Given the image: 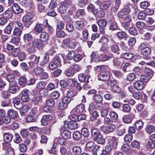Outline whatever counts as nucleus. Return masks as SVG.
Masks as SVG:
<instances>
[{"label": "nucleus", "instance_id": "1", "mask_svg": "<svg viewBox=\"0 0 155 155\" xmlns=\"http://www.w3.org/2000/svg\"><path fill=\"white\" fill-rule=\"evenodd\" d=\"M117 17L120 19H123L120 22L121 25L126 31L130 27V24L132 21L130 15H126L121 9L117 13Z\"/></svg>", "mask_w": 155, "mask_h": 155}, {"label": "nucleus", "instance_id": "2", "mask_svg": "<svg viewBox=\"0 0 155 155\" xmlns=\"http://www.w3.org/2000/svg\"><path fill=\"white\" fill-rule=\"evenodd\" d=\"M91 135L93 140L98 144L104 145L105 139L103 137L100 130L98 129L94 128L91 130Z\"/></svg>", "mask_w": 155, "mask_h": 155}, {"label": "nucleus", "instance_id": "3", "mask_svg": "<svg viewBox=\"0 0 155 155\" xmlns=\"http://www.w3.org/2000/svg\"><path fill=\"white\" fill-rule=\"evenodd\" d=\"M138 49L140 51L141 54L145 57H147L151 54L152 52L151 47L148 46L147 43L143 42L139 44Z\"/></svg>", "mask_w": 155, "mask_h": 155}, {"label": "nucleus", "instance_id": "4", "mask_svg": "<svg viewBox=\"0 0 155 155\" xmlns=\"http://www.w3.org/2000/svg\"><path fill=\"white\" fill-rule=\"evenodd\" d=\"M108 144L105 147L111 151L115 150L117 148L118 140L114 136H108Z\"/></svg>", "mask_w": 155, "mask_h": 155}, {"label": "nucleus", "instance_id": "5", "mask_svg": "<svg viewBox=\"0 0 155 155\" xmlns=\"http://www.w3.org/2000/svg\"><path fill=\"white\" fill-rule=\"evenodd\" d=\"M71 3V1L69 0H65L61 2L57 8L58 12L61 15L65 14L68 11V6Z\"/></svg>", "mask_w": 155, "mask_h": 155}, {"label": "nucleus", "instance_id": "6", "mask_svg": "<svg viewBox=\"0 0 155 155\" xmlns=\"http://www.w3.org/2000/svg\"><path fill=\"white\" fill-rule=\"evenodd\" d=\"M67 127L66 126L65 122H64L63 127H61L60 130V134L62 137L66 139H68L71 137V132L70 131L66 129Z\"/></svg>", "mask_w": 155, "mask_h": 155}, {"label": "nucleus", "instance_id": "7", "mask_svg": "<svg viewBox=\"0 0 155 155\" xmlns=\"http://www.w3.org/2000/svg\"><path fill=\"white\" fill-rule=\"evenodd\" d=\"M97 23L99 27L100 33L102 34H104V30L106 29L107 24V21L104 19H100L97 21Z\"/></svg>", "mask_w": 155, "mask_h": 155}, {"label": "nucleus", "instance_id": "8", "mask_svg": "<svg viewBox=\"0 0 155 155\" xmlns=\"http://www.w3.org/2000/svg\"><path fill=\"white\" fill-rule=\"evenodd\" d=\"M105 90H100L97 91V94L93 96L94 101L95 102H103V98L102 95H103L105 92Z\"/></svg>", "mask_w": 155, "mask_h": 155}, {"label": "nucleus", "instance_id": "9", "mask_svg": "<svg viewBox=\"0 0 155 155\" xmlns=\"http://www.w3.org/2000/svg\"><path fill=\"white\" fill-rule=\"evenodd\" d=\"M109 29L111 31L117 30L119 28L118 24L114 17H112L109 20Z\"/></svg>", "mask_w": 155, "mask_h": 155}, {"label": "nucleus", "instance_id": "10", "mask_svg": "<svg viewBox=\"0 0 155 155\" xmlns=\"http://www.w3.org/2000/svg\"><path fill=\"white\" fill-rule=\"evenodd\" d=\"M31 43L37 49L39 50L43 48L45 45L39 38H35L33 39Z\"/></svg>", "mask_w": 155, "mask_h": 155}, {"label": "nucleus", "instance_id": "11", "mask_svg": "<svg viewBox=\"0 0 155 155\" xmlns=\"http://www.w3.org/2000/svg\"><path fill=\"white\" fill-rule=\"evenodd\" d=\"M9 84L8 90L9 92L12 94L18 93L20 89V87L18 85L16 82Z\"/></svg>", "mask_w": 155, "mask_h": 155}, {"label": "nucleus", "instance_id": "12", "mask_svg": "<svg viewBox=\"0 0 155 155\" xmlns=\"http://www.w3.org/2000/svg\"><path fill=\"white\" fill-rule=\"evenodd\" d=\"M98 79L103 81H107L110 78V74L108 71L101 72L97 75Z\"/></svg>", "mask_w": 155, "mask_h": 155}, {"label": "nucleus", "instance_id": "13", "mask_svg": "<svg viewBox=\"0 0 155 155\" xmlns=\"http://www.w3.org/2000/svg\"><path fill=\"white\" fill-rule=\"evenodd\" d=\"M71 118V120L69 121L68 124H67L68 122L65 121H64V123L65 122L66 126L68 128L72 130H75L78 127V124L76 122L77 121L74 120L75 118L73 119L72 117Z\"/></svg>", "mask_w": 155, "mask_h": 155}, {"label": "nucleus", "instance_id": "14", "mask_svg": "<svg viewBox=\"0 0 155 155\" xmlns=\"http://www.w3.org/2000/svg\"><path fill=\"white\" fill-rule=\"evenodd\" d=\"M52 117L51 114L44 115L41 120V125L43 126L47 125L48 123L52 120Z\"/></svg>", "mask_w": 155, "mask_h": 155}, {"label": "nucleus", "instance_id": "15", "mask_svg": "<svg viewBox=\"0 0 155 155\" xmlns=\"http://www.w3.org/2000/svg\"><path fill=\"white\" fill-rule=\"evenodd\" d=\"M21 93V101L24 102L28 101L30 99L29 96L30 91L27 89H24L22 91Z\"/></svg>", "mask_w": 155, "mask_h": 155}, {"label": "nucleus", "instance_id": "16", "mask_svg": "<svg viewBox=\"0 0 155 155\" xmlns=\"http://www.w3.org/2000/svg\"><path fill=\"white\" fill-rule=\"evenodd\" d=\"M12 10L13 12L16 15H19L24 11V10L21 8L20 6L17 3H14L11 6Z\"/></svg>", "mask_w": 155, "mask_h": 155}, {"label": "nucleus", "instance_id": "17", "mask_svg": "<svg viewBox=\"0 0 155 155\" xmlns=\"http://www.w3.org/2000/svg\"><path fill=\"white\" fill-rule=\"evenodd\" d=\"M134 118V115L132 114H126L123 116L122 120L124 123L130 124L132 123Z\"/></svg>", "mask_w": 155, "mask_h": 155}, {"label": "nucleus", "instance_id": "18", "mask_svg": "<svg viewBox=\"0 0 155 155\" xmlns=\"http://www.w3.org/2000/svg\"><path fill=\"white\" fill-rule=\"evenodd\" d=\"M70 82H72L71 84L78 91H80L82 89V87L81 85V83H79L76 78H70L68 79Z\"/></svg>", "mask_w": 155, "mask_h": 155}, {"label": "nucleus", "instance_id": "19", "mask_svg": "<svg viewBox=\"0 0 155 155\" xmlns=\"http://www.w3.org/2000/svg\"><path fill=\"white\" fill-rule=\"evenodd\" d=\"M116 36L118 39L120 40H126L129 38L128 35L125 31H124L121 30L116 33Z\"/></svg>", "mask_w": 155, "mask_h": 155}, {"label": "nucleus", "instance_id": "20", "mask_svg": "<svg viewBox=\"0 0 155 155\" xmlns=\"http://www.w3.org/2000/svg\"><path fill=\"white\" fill-rule=\"evenodd\" d=\"M14 22L12 21L9 23L4 29V33L8 35H10L14 27Z\"/></svg>", "mask_w": 155, "mask_h": 155}, {"label": "nucleus", "instance_id": "21", "mask_svg": "<svg viewBox=\"0 0 155 155\" xmlns=\"http://www.w3.org/2000/svg\"><path fill=\"white\" fill-rule=\"evenodd\" d=\"M13 13L12 10L10 8H8L6 10L3 12L2 16L5 17L8 20L12 18L13 17Z\"/></svg>", "mask_w": 155, "mask_h": 155}, {"label": "nucleus", "instance_id": "22", "mask_svg": "<svg viewBox=\"0 0 155 155\" xmlns=\"http://www.w3.org/2000/svg\"><path fill=\"white\" fill-rule=\"evenodd\" d=\"M110 41L112 43H115V42L114 40L112 38L110 40L106 36H102L99 40V42L102 45H107Z\"/></svg>", "mask_w": 155, "mask_h": 155}, {"label": "nucleus", "instance_id": "23", "mask_svg": "<svg viewBox=\"0 0 155 155\" xmlns=\"http://www.w3.org/2000/svg\"><path fill=\"white\" fill-rule=\"evenodd\" d=\"M144 83L138 80L135 81L134 84V88L138 91L141 90L144 88Z\"/></svg>", "mask_w": 155, "mask_h": 155}, {"label": "nucleus", "instance_id": "24", "mask_svg": "<svg viewBox=\"0 0 155 155\" xmlns=\"http://www.w3.org/2000/svg\"><path fill=\"white\" fill-rule=\"evenodd\" d=\"M44 30V28L41 24L37 22L35 24L33 28L35 33L38 35L42 32Z\"/></svg>", "mask_w": 155, "mask_h": 155}, {"label": "nucleus", "instance_id": "25", "mask_svg": "<svg viewBox=\"0 0 155 155\" xmlns=\"http://www.w3.org/2000/svg\"><path fill=\"white\" fill-rule=\"evenodd\" d=\"M74 109L78 113H81L86 111L85 105L82 103L78 104Z\"/></svg>", "mask_w": 155, "mask_h": 155}, {"label": "nucleus", "instance_id": "26", "mask_svg": "<svg viewBox=\"0 0 155 155\" xmlns=\"http://www.w3.org/2000/svg\"><path fill=\"white\" fill-rule=\"evenodd\" d=\"M96 144L93 141H89L87 142L86 144V149L87 151L91 152L94 149Z\"/></svg>", "mask_w": 155, "mask_h": 155}, {"label": "nucleus", "instance_id": "27", "mask_svg": "<svg viewBox=\"0 0 155 155\" xmlns=\"http://www.w3.org/2000/svg\"><path fill=\"white\" fill-rule=\"evenodd\" d=\"M7 114L8 116L12 119H15L18 117V111L12 109L8 110Z\"/></svg>", "mask_w": 155, "mask_h": 155}, {"label": "nucleus", "instance_id": "28", "mask_svg": "<svg viewBox=\"0 0 155 155\" xmlns=\"http://www.w3.org/2000/svg\"><path fill=\"white\" fill-rule=\"evenodd\" d=\"M121 150L124 154L127 155H130L131 153L130 146L128 144H123L121 147Z\"/></svg>", "mask_w": 155, "mask_h": 155}, {"label": "nucleus", "instance_id": "29", "mask_svg": "<svg viewBox=\"0 0 155 155\" xmlns=\"http://www.w3.org/2000/svg\"><path fill=\"white\" fill-rule=\"evenodd\" d=\"M36 48L31 42H29L27 45L26 50L29 54H33L36 51Z\"/></svg>", "mask_w": 155, "mask_h": 155}, {"label": "nucleus", "instance_id": "30", "mask_svg": "<svg viewBox=\"0 0 155 155\" xmlns=\"http://www.w3.org/2000/svg\"><path fill=\"white\" fill-rule=\"evenodd\" d=\"M143 125L144 122L141 120H137L135 121L133 124V126L137 131L141 130L143 128Z\"/></svg>", "mask_w": 155, "mask_h": 155}, {"label": "nucleus", "instance_id": "31", "mask_svg": "<svg viewBox=\"0 0 155 155\" xmlns=\"http://www.w3.org/2000/svg\"><path fill=\"white\" fill-rule=\"evenodd\" d=\"M59 82L58 81H54L52 83L48 84L47 86V89L48 91H51L58 87Z\"/></svg>", "mask_w": 155, "mask_h": 155}, {"label": "nucleus", "instance_id": "32", "mask_svg": "<svg viewBox=\"0 0 155 155\" xmlns=\"http://www.w3.org/2000/svg\"><path fill=\"white\" fill-rule=\"evenodd\" d=\"M74 25L76 29L79 31H81L83 29L85 25L83 21L78 20L75 22Z\"/></svg>", "mask_w": 155, "mask_h": 155}, {"label": "nucleus", "instance_id": "33", "mask_svg": "<svg viewBox=\"0 0 155 155\" xmlns=\"http://www.w3.org/2000/svg\"><path fill=\"white\" fill-rule=\"evenodd\" d=\"M23 40L25 43L30 42L33 39V36L31 32L25 34L23 36Z\"/></svg>", "mask_w": 155, "mask_h": 155}, {"label": "nucleus", "instance_id": "34", "mask_svg": "<svg viewBox=\"0 0 155 155\" xmlns=\"http://www.w3.org/2000/svg\"><path fill=\"white\" fill-rule=\"evenodd\" d=\"M39 39L43 42L48 41L49 39V36L48 34L45 31H42L40 33Z\"/></svg>", "mask_w": 155, "mask_h": 155}, {"label": "nucleus", "instance_id": "35", "mask_svg": "<svg viewBox=\"0 0 155 155\" xmlns=\"http://www.w3.org/2000/svg\"><path fill=\"white\" fill-rule=\"evenodd\" d=\"M126 132V127L122 125V124H120L117 127V134L119 136H120L123 135Z\"/></svg>", "mask_w": 155, "mask_h": 155}, {"label": "nucleus", "instance_id": "36", "mask_svg": "<svg viewBox=\"0 0 155 155\" xmlns=\"http://www.w3.org/2000/svg\"><path fill=\"white\" fill-rule=\"evenodd\" d=\"M96 71L98 72L107 71L109 70V66L105 65H101L97 66L95 67Z\"/></svg>", "mask_w": 155, "mask_h": 155}, {"label": "nucleus", "instance_id": "37", "mask_svg": "<svg viewBox=\"0 0 155 155\" xmlns=\"http://www.w3.org/2000/svg\"><path fill=\"white\" fill-rule=\"evenodd\" d=\"M78 78L81 82H85L86 83H88L89 82V78L82 73L78 74Z\"/></svg>", "mask_w": 155, "mask_h": 155}, {"label": "nucleus", "instance_id": "38", "mask_svg": "<svg viewBox=\"0 0 155 155\" xmlns=\"http://www.w3.org/2000/svg\"><path fill=\"white\" fill-rule=\"evenodd\" d=\"M144 72L145 74L150 79L153 77L154 74V72L153 70L146 67L144 68Z\"/></svg>", "mask_w": 155, "mask_h": 155}, {"label": "nucleus", "instance_id": "39", "mask_svg": "<svg viewBox=\"0 0 155 155\" xmlns=\"http://www.w3.org/2000/svg\"><path fill=\"white\" fill-rule=\"evenodd\" d=\"M27 78L24 76L19 77L18 79V83L20 86L24 87L27 86Z\"/></svg>", "mask_w": 155, "mask_h": 155}, {"label": "nucleus", "instance_id": "40", "mask_svg": "<svg viewBox=\"0 0 155 155\" xmlns=\"http://www.w3.org/2000/svg\"><path fill=\"white\" fill-rule=\"evenodd\" d=\"M109 115L113 122L116 123L117 122L118 116L116 112L114 111H111L109 113Z\"/></svg>", "mask_w": 155, "mask_h": 155}, {"label": "nucleus", "instance_id": "41", "mask_svg": "<svg viewBox=\"0 0 155 155\" xmlns=\"http://www.w3.org/2000/svg\"><path fill=\"white\" fill-rule=\"evenodd\" d=\"M136 55H134V54L130 53H122L120 55V57L123 59L128 60L134 58Z\"/></svg>", "mask_w": 155, "mask_h": 155}, {"label": "nucleus", "instance_id": "42", "mask_svg": "<svg viewBox=\"0 0 155 155\" xmlns=\"http://www.w3.org/2000/svg\"><path fill=\"white\" fill-rule=\"evenodd\" d=\"M30 109L29 107L27 105L23 106L22 107L20 108L19 112L21 115L22 116H25L27 114Z\"/></svg>", "mask_w": 155, "mask_h": 155}, {"label": "nucleus", "instance_id": "43", "mask_svg": "<svg viewBox=\"0 0 155 155\" xmlns=\"http://www.w3.org/2000/svg\"><path fill=\"white\" fill-rule=\"evenodd\" d=\"M87 9L89 12L92 13L95 16L97 13V9L96 8L94 5L91 3L89 4L87 7Z\"/></svg>", "mask_w": 155, "mask_h": 155}, {"label": "nucleus", "instance_id": "44", "mask_svg": "<svg viewBox=\"0 0 155 155\" xmlns=\"http://www.w3.org/2000/svg\"><path fill=\"white\" fill-rule=\"evenodd\" d=\"M146 132L148 134H150L155 132V125L151 124H148L145 128Z\"/></svg>", "mask_w": 155, "mask_h": 155}, {"label": "nucleus", "instance_id": "45", "mask_svg": "<svg viewBox=\"0 0 155 155\" xmlns=\"http://www.w3.org/2000/svg\"><path fill=\"white\" fill-rule=\"evenodd\" d=\"M7 80L9 82V84L15 83L16 77L14 75L11 73L7 74L5 76Z\"/></svg>", "mask_w": 155, "mask_h": 155}, {"label": "nucleus", "instance_id": "46", "mask_svg": "<svg viewBox=\"0 0 155 155\" xmlns=\"http://www.w3.org/2000/svg\"><path fill=\"white\" fill-rule=\"evenodd\" d=\"M4 140L11 142L13 137V135L11 133H4L3 134Z\"/></svg>", "mask_w": 155, "mask_h": 155}, {"label": "nucleus", "instance_id": "47", "mask_svg": "<svg viewBox=\"0 0 155 155\" xmlns=\"http://www.w3.org/2000/svg\"><path fill=\"white\" fill-rule=\"evenodd\" d=\"M87 116L85 114H82L79 115H74L72 116L73 119L75 118L74 120L79 121L82 120H85L86 119Z\"/></svg>", "mask_w": 155, "mask_h": 155}, {"label": "nucleus", "instance_id": "48", "mask_svg": "<svg viewBox=\"0 0 155 155\" xmlns=\"http://www.w3.org/2000/svg\"><path fill=\"white\" fill-rule=\"evenodd\" d=\"M86 15L84 9H78L76 11L75 16L77 18H81L84 17Z\"/></svg>", "mask_w": 155, "mask_h": 155}, {"label": "nucleus", "instance_id": "49", "mask_svg": "<svg viewBox=\"0 0 155 155\" xmlns=\"http://www.w3.org/2000/svg\"><path fill=\"white\" fill-rule=\"evenodd\" d=\"M34 14L31 12H26V13L23 16L22 20L24 18L25 21H32V20L33 18Z\"/></svg>", "mask_w": 155, "mask_h": 155}, {"label": "nucleus", "instance_id": "50", "mask_svg": "<svg viewBox=\"0 0 155 155\" xmlns=\"http://www.w3.org/2000/svg\"><path fill=\"white\" fill-rule=\"evenodd\" d=\"M51 61L55 63L58 67H60L61 65V58L59 55H56L54 57Z\"/></svg>", "mask_w": 155, "mask_h": 155}, {"label": "nucleus", "instance_id": "51", "mask_svg": "<svg viewBox=\"0 0 155 155\" xmlns=\"http://www.w3.org/2000/svg\"><path fill=\"white\" fill-rule=\"evenodd\" d=\"M130 3H126L123 6V8L121 9L126 14V15L129 14L131 11V9L130 7Z\"/></svg>", "mask_w": 155, "mask_h": 155}, {"label": "nucleus", "instance_id": "52", "mask_svg": "<svg viewBox=\"0 0 155 155\" xmlns=\"http://www.w3.org/2000/svg\"><path fill=\"white\" fill-rule=\"evenodd\" d=\"M114 57V55L111 53L108 54H104L102 56L100 61L102 62H104L110 60Z\"/></svg>", "mask_w": 155, "mask_h": 155}, {"label": "nucleus", "instance_id": "53", "mask_svg": "<svg viewBox=\"0 0 155 155\" xmlns=\"http://www.w3.org/2000/svg\"><path fill=\"white\" fill-rule=\"evenodd\" d=\"M12 102L13 104L14 107L17 109H20L18 106L21 103L20 98L17 97H15L12 98Z\"/></svg>", "mask_w": 155, "mask_h": 155}, {"label": "nucleus", "instance_id": "54", "mask_svg": "<svg viewBox=\"0 0 155 155\" xmlns=\"http://www.w3.org/2000/svg\"><path fill=\"white\" fill-rule=\"evenodd\" d=\"M131 107L127 104H123L121 110L123 112L129 113L131 110Z\"/></svg>", "mask_w": 155, "mask_h": 155}, {"label": "nucleus", "instance_id": "55", "mask_svg": "<svg viewBox=\"0 0 155 155\" xmlns=\"http://www.w3.org/2000/svg\"><path fill=\"white\" fill-rule=\"evenodd\" d=\"M111 51L114 53L118 54L120 53V49L119 46L116 44H113L110 47Z\"/></svg>", "mask_w": 155, "mask_h": 155}, {"label": "nucleus", "instance_id": "56", "mask_svg": "<svg viewBox=\"0 0 155 155\" xmlns=\"http://www.w3.org/2000/svg\"><path fill=\"white\" fill-rule=\"evenodd\" d=\"M73 137L74 140H79L82 138L81 133L78 131H74L73 134Z\"/></svg>", "mask_w": 155, "mask_h": 155}, {"label": "nucleus", "instance_id": "57", "mask_svg": "<svg viewBox=\"0 0 155 155\" xmlns=\"http://www.w3.org/2000/svg\"><path fill=\"white\" fill-rule=\"evenodd\" d=\"M69 68L72 69H73L74 71L75 72V73L79 72L81 70V65L74 63L71 64Z\"/></svg>", "mask_w": 155, "mask_h": 155}, {"label": "nucleus", "instance_id": "58", "mask_svg": "<svg viewBox=\"0 0 155 155\" xmlns=\"http://www.w3.org/2000/svg\"><path fill=\"white\" fill-rule=\"evenodd\" d=\"M30 75L32 77H30L27 79V85L30 86L33 85L35 83L36 80L34 77L31 74Z\"/></svg>", "mask_w": 155, "mask_h": 155}, {"label": "nucleus", "instance_id": "59", "mask_svg": "<svg viewBox=\"0 0 155 155\" xmlns=\"http://www.w3.org/2000/svg\"><path fill=\"white\" fill-rule=\"evenodd\" d=\"M65 30L69 33L72 32L74 30V27L73 24L71 23L66 24Z\"/></svg>", "mask_w": 155, "mask_h": 155}, {"label": "nucleus", "instance_id": "60", "mask_svg": "<svg viewBox=\"0 0 155 155\" xmlns=\"http://www.w3.org/2000/svg\"><path fill=\"white\" fill-rule=\"evenodd\" d=\"M116 129L115 125L111 123L107 125L106 130L108 133H110L114 131Z\"/></svg>", "mask_w": 155, "mask_h": 155}, {"label": "nucleus", "instance_id": "61", "mask_svg": "<svg viewBox=\"0 0 155 155\" xmlns=\"http://www.w3.org/2000/svg\"><path fill=\"white\" fill-rule=\"evenodd\" d=\"M91 56L93 61L95 62H98L100 60V57L96 52H93Z\"/></svg>", "mask_w": 155, "mask_h": 155}, {"label": "nucleus", "instance_id": "62", "mask_svg": "<svg viewBox=\"0 0 155 155\" xmlns=\"http://www.w3.org/2000/svg\"><path fill=\"white\" fill-rule=\"evenodd\" d=\"M81 133L82 136L83 135L84 138H87L90 135V132L89 130L85 127L82 128L81 130Z\"/></svg>", "mask_w": 155, "mask_h": 155}, {"label": "nucleus", "instance_id": "63", "mask_svg": "<svg viewBox=\"0 0 155 155\" xmlns=\"http://www.w3.org/2000/svg\"><path fill=\"white\" fill-rule=\"evenodd\" d=\"M105 92L104 94L103 95L104 97V99L108 101H110L112 100L113 97L114 96L111 92L105 90Z\"/></svg>", "mask_w": 155, "mask_h": 155}, {"label": "nucleus", "instance_id": "64", "mask_svg": "<svg viewBox=\"0 0 155 155\" xmlns=\"http://www.w3.org/2000/svg\"><path fill=\"white\" fill-rule=\"evenodd\" d=\"M81 147L78 146L74 147L72 149V151L74 155H79L81 152Z\"/></svg>", "mask_w": 155, "mask_h": 155}]
</instances>
